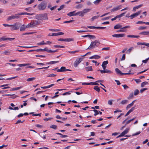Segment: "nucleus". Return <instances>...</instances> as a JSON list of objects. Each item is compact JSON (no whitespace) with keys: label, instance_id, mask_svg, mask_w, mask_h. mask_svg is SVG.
Here are the masks:
<instances>
[{"label":"nucleus","instance_id":"obj_30","mask_svg":"<svg viewBox=\"0 0 149 149\" xmlns=\"http://www.w3.org/2000/svg\"><path fill=\"white\" fill-rule=\"evenodd\" d=\"M56 134H57L60 135L61 136V138H65L68 136L66 135H63L59 133H56Z\"/></svg>","mask_w":149,"mask_h":149},{"label":"nucleus","instance_id":"obj_41","mask_svg":"<svg viewBox=\"0 0 149 149\" xmlns=\"http://www.w3.org/2000/svg\"><path fill=\"white\" fill-rule=\"evenodd\" d=\"M88 37H89L90 39H93L95 38V36L93 35H88Z\"/></svg>","mask_w":149,"mask_h":149},{"label":"nucleus","instance_id":"obj_2","mask_svg":"<svg viewBox=\"0 0 149 149\" xmlns=\"http://www.w3.org/2000/svg\"><path fill=\"white\" fill-rule=\"evenodd\" d=\"M47 2L46 1H42L38 6V8L39 10H44L47 7Z\"/></svg>","mask_w":149,"mask_h":149},{"label":"nucleus","instance_id":"obj_39","mask_svg":"<svg viewBox=\"0 0 149 149\" xmlns=\"http://www.w3.org/2000/svg\"><path fill=\"white\" fill-rule=\"evenodd\" d=\"M90 10V9H86L84 10H83V11L84 14L85 13H86L87 12H89Z\"/></svg>","mask_w":149,"mask_h":149},{"label":"nucleus","instance_id":"obj_42","mask_svg":"<svg viewBox=\"0 0 149 149\" xmlns=\"http://www.w3.org/2000/svg\"><path fill=\"white\" fill-rule=\"evenodd\" d=\"M99 16V15H98L97 16H93L91 18V19L92 21H93L95 19H97Z\"/></svg>","mask_w":149,"mask_h":149},{"label":"nucleus","instance_id":"obj_64","mask_svg":"<svg viewBox=\"0 0 149 149\" xmlns=\"http://www.w3.org/2000/svg\"><path fill=\"white\" fill-rule=\"evenodd\" d=\"M125 54H123V55L122 57L121 58V61H123L125 60Z\"/></svg>","mask_w":149,"mask_h":149},{"label":"nucleus","instance_id":"obj_53","mask_svg":"<svg viewBox=\"0 0 149 149\" xmlns=\"http://www.w3.org/2000/svg\"><path fill=\"white\" fill-rule=\"evenodd\" d=\"M122 86L123 87L124 89L125 90L129 88V87L126 84L122 85Z\"/></svg>","mask_w":149,"mask_h":149},{"label":"nucleus","instance_id":"obj_60","mask_svg":"<svg viewBox=\"0 0 149 149\" xmlns=\"http://www.w3.org/2000/svg\"><path fill=\"white\" fill-rule=\"evenodd\" d=\"M113 101V100H110L108 101V104L109 105H111L113 104L112 101Z\"/></svg>","mask_w":149,"mask_h":149},{"label":"nucleus","instance_id":"obj_1","mask_svg":"<svg viewBox=\"0 0 149 149\" xmlns=\"http://www.w3.org/2000/svg\"><path fill=\"white\" fill-rule=\"evenodd\" d=\"M36 18L37 19L42 21L47 20L48 19L47 13L37 14L36 16Z\"/></svg>","mask_w":149,"mask_h":149},{"label":"nucleus","instance_id":"obj_28","mask_svg":"<svg viewBox=\"0 0 149 149\" xmlns=\"http://www.w3.org/2000/svg\"><path fill=\"white\" fill-rule=\"evenodd\" d=\"M93 89L96 91H97L98 92H100V89L99 87L98 86H95L94 87Z\"/></svg>","mask_w":149,"mask_h":149},{"label":"nucleus","instance_id":"obj_29","mask_svg":"<svg viewBox=\"0 0 149 149\" xmlns=\"http://www.w3.org/2000/svg\"><path fill=\"white\" fill-rule=\"evenodd\" d=\"M36 78L34 77L30 78L27 79L26 81H32L36 79Z\"/></svg>","mask_w":149,"mask_h":149},{"label":"nucleus","instance_id":"obj_31","mask_svg":"<svg viewBox=\"0 0 149 149\" xmlns=\"http://www.w3.org/2000/svg\"><path fill=\"white\" fill-rule=\"evenodd\" d=\"M142 5H140L138 6L134 7L133 8V10L134 11H135L136 10V9H137L141 7L142 6Z\"/></svg>","mask_w":149,"mask_h":149},{"label":"nucleus","instance_id":"obj_16","mask_svg":"<svg viewBox=\"0 0 149 149\" xmlns=\"http://www.w3.org/2000/svg\"><path fill=\"white\" fill-rule=\"evenodd\" d=\"M129 130V128H127L124 131L122 132L121 134L123 136H124L125 134H127Z\"/></svg>","mask_w":149,"mask_h":149},{"label":"nucleus","instance_id":"obj_11","mask_svg":"<svg viewBox=\"0 0 149 149\" xmlns=\"http://www.w3.org/2000/svg\"><path fill=\"white\" fill-rule=\"evenodd\" d=\"M130 28V26H126L124 27L123 28H120L121 29L120 30H118V31H117V32H125V31H126V30H125L123 29H126V28Z\"/></svg>","mask_w":149,"mask_h":149},{"label":"nucleus","instance_id":"obj_56","mask_svg":"<svg viewBox=\"0 0 149 149\" xmlns=\"http://www.w3.org/2000/svg\"><path fill=\"white\" fill-rule=\"evenodd\" d=\"M149 59V57L147 58H146V59L145 60H143L142 61V62L143 63H146L147 62L148 60Z\"/></svg>","mask_w":149,"mask_h":149},{"label":"nucleus","instance_id":"obj_44","mask_svg":"<svg viewBox=\"0 0 149 149\" xmlns=\"http://www.w3.org/2000/svg\"><path fill=\"white\" fill-rule=\"evenodd\" d=\"M25 10L28 12H30L32 10V9L31 7H29L25 8Z\"/></svg>","mask_w":149,"mask_h":149},{"label":"nucleus","instance_id":"obj_37","mask_svg":"<svg viewBox=\"0 0 149 149\" xmlns=\"http://www.w3.org/2000/svg\"><path fill=\"white\" fill-rule=\"evenodd\" d=\"M50 128L53 129L55 130L57 128V126L56 125H51L50 126Z\"/></svg>","mask_w":149,"mask_h":149},{"label":"nucleus","instance_id":"obj_10","mask_svg":"<svg viewBox=\"0 0 149 149\" xmlns=\"http://www.w3.org/2000/svg\"><path fill=\"white\" fill-rule=\"evenodd\" d=\"M142 11L140 10L136 12V13L132 15L130 17H131V19H132L134 17H136L139 15L141 12Z\"/></svg>","mask_w":149,"mask_h":149},{"label":"nucleus","instance_id":"obj_50","mask_svg":"<svg viewBox=\"0 0 149 149\" xmlns=\"http://www.w3.org/2000/svg\"><path fill=\"white\" fill-rule=\"evenodd\" d=\"M111 17V16L107 17H105L102 18L101 19L102 20H105L109 19Z\"/></svg>","mask_w":149,"mask_h":149},{"label":"nucleus","instance_id":"obj_47","mask_svg":"<svg viewBox=\"0 0 149 149\" xmlns=\"http://www.w3.org/2000/svg\"><path fill=\"white\" fill-rule=\"evenodd\" d=\"M3 53L5 55H8L10 54V52L9 51H5Z\"/></svg>","mask_w":149,"mask_h":149},{"label":"nucleus","instance_id":"obj_46","mask_svg":"<svg viewBox=\"0 0 149 149\" xmlns=\"http://www.w3.org/2000/svg\"><path fill=\"white\" fill-rule=\"evenodd\" d=\"M73 40H74V39L73 38H66L65 42H69L70 41H73Z\"/></svg>","mask_w":149,"mask_h":149},{"label":"nucleus","instance_id":"obj_18","mask_svg":"<svg viewBox=\"0 0 149 149\" xmlns=\"http://www.w3.org/2000/svg\"><path fill=\"white\" fill-rule=\"evenodd\" d=\"M19 16L21 15H33V14L31 13H27L26 12H24V13H18Z\"/></svg>","mask_w":149,"mask_h":149},{"label":"nucleus","instance_id":"obj_49","mask_svg":"<svg viewBox=\"0 0 149 149\" xmlns=\"http://www.w3.org/2000/svg\"><path fill=\"white\" fill-rule=\"evenodd\" d=\"M93 111L95 112V114L94 115L95 116H96L97 115L99 114V111L96 109H94L93 110Z\"/></svg>","mask_w":149,"mask_h":149},{"label":"nucleus","instance_id":"obj_19","mask_svg":"<svg viewBox=\"0 0 149 149\" xmlns=\"http://www.w3.org/2000/svg\"><path fill=\"white\" fill-rule=\"evenodd\" d=\"M120 6H118L116 7H115L113 8L111 10V12H113L115 11H117L118 10L120 9Z\"/></svg>","mask_w":149,"mask_h":149},{"label":"nucleus","instance_id":"obj_63","mask_svg":"<svg viewBox=\"0 0 149 149\" xmlns=\"http://www.w3.org/2000/svg\"><path fill=\"white\" fill-rule=\"evenodd\" d=\"M134 81L136 82L137 83H139V82H141V81L139 79H135Z\"/></svg>","mask_w":149,"mask_h":149},{"label":"nucleus","instance_id":"obj_17","mask_svg":"<svg viewBox=\"0 0 149 149\" xmlns=\"http://www.w3.org/2000/svg\"><path fill=\"white\" fill-rule=\"evenodd\" d=\"M101 80H98V81H96V82H90V84L91 85H99V84L97 83V82H101Z\"/></svg>","mask_w":149,"mask_h":149},{"label":"nucleus","instance_id":"obj_3","mask_svg":"<svg viewBox=\"0 0 149 149\" xmlns=\"http://www.w3.org/2000/svg\"><path fill=\"white\" fill-rule=\"evenodd\" d=\"M100 44V42L98 40H95L94 41H92L89 47L86 49H92L94 48L95 47H98Z\"/></svg>","mask_w":149,"mask_h":149},{"label":"nucleus","instance_id":"obj_24","mask_svg":"<svg viewBox=\"0 0 149 149\" xmlns=\"http://www.w3.org/2000/svg\"><path fill=\"white\" fill-rule=\"evenodd\" d=\"M134 49L133 47H130L129 49H128L126 53L127 54H130L132 50Z\"/></svg>","mask_w":149,"mask_h":149},{"label":"nucleus","instance_id":"obj_33","mask_svg":"<svg viewBox=\"0 0 149 149\" xmlns=\"http://www.w3.org/2000/svg\"><path fill=\"white\" fill-rule=\"evenodd\" d=\"M148 84V83L146 81H144L142 82L141 84V86L142 87H144V86Z\"/></svg>","mask_w":149,"mask_h":149},{"label":"nucleus","instance_id":"obj_9","mask_svg":"<svg viewBox=\"0 0 149 149\" xmlns=\"http://www.w3.org/2000/svg\"><path fill=\"white\" fill-rule=\"evenodd\" d=\"M115 71L116 73L118 74H119L120 75H127L130 74V73H123L121 72L118 68H116L115 69Z\"/></svg>","mask_w":149,"mask_h":149},{"label":"nucleus","instance_id":"obj_62","mask_svg":"<svg viewBox=\"0 0 149 149\" xmlns=\"http://www.w3.org/2000/svg\"><path fill=\"white\" fill-rule=\"evenodd\" d=\"M132 106V105L131 104H128L126 107V109L127 110L128 109L130 108Z\"/></svg>","mask_w":149,"mask_h":149},{"label":"nucleus","instance_id":"obj_27","mask_svg":"<svg viewBox=\"0 0 149 149\" xmlns=\"http://www.w3.org/2000/svg\"><path fill=\"white\" fill-rule=\"evenodd\" d=\"M59 62L58 61H52L49 62L48 63H46L47 64H54L55 63H58Z\"/></svg>","mask_w":149,"mask_h":149},{"label":"nucleus","instance_id":"obj_32","mask_svg":"<svg viewBox=\"0 0 149 149\" xmlns=\"http://www.w3.org/2000/svg\"><path fill=\"white\" fill-rule=\"evenodd\" d=\"M128 102L127 100H122L120 102V103L122 104H127Z\"/></svg>","mask_w":149,"mask_h":149},{"label":"nucleus","instance_id":"obj_34","mask_svg":"<svg viewBox=\"0 0 149 149\" xmlns=\"http://www.w3.org/2000/svg\"><path fill=\"white\" fill-rule=\"evenodd\" d=\"M148 22H144L142 21H139L136 22V24H145L147 25V23Z\"/></svg>","mask_w":149,"mask_h":149},{"label":"nucleus","instance_id":"obj_35","mask_svg":"<svg viewBox=\"0 0 149 149\" xmlns=\"http://www.w3.org/2000/svg\"><path fill=\"white\" fill-rule=\"evenodd\" d=\"M139 93V90L138 89L135 90L134 92V95H138Z\"/></svg>","mask_w":149,"mask_h":149},{"label":"nucleus","instance_id":"obj_57","mask_svg":"<svg viewBox=\"0 0 149 149\" xmlns=\"http://www.w3.org/2000/svg\"><path fill=\"white\" fill-rule=\"evenodd\" d=\"M146 27L141 26L139 27L138 28V29L139 30H144V29H146Z\"/></svg>","mask_w":149,"mask_h":149},{"label":"nucleus","instance_id":"obj_55","mask_svg":"<svg viewBox=\"0 0 149 149\" xmlns=\"http://www.w3.org/2000/svg\"><path fill=\"white\" fill-rule=\"evenodd\" d=\"M105 70V73H112V72L110 70H107V69H106Z\"/></svg>","mask_w":149,"mask_h":149},{"label":"nucleus","instance_id":"obj_43","mask_svg":"<svg viewBox=\"0 0 149 149\" xmlns=\"http://www.w3.org/2000/svg\"><path fill=\"white\" fill-rule=\"evenodd\" d=\"M102 0H96L93 3L95 4H98L99 3L102 1Z\"/></svg>","mask_w":149,"mask_h":149},{"label":"nucleus","instance_id":"obj_38","mask_svg":"<svg viewBox=\"0 0 149 149\" xmlns=\"http://www.w3.org/2000/svg\"><path fill=\"white\" fill-rule=\"evenodd\" d=\"M18 47H23L25 48H31L32 47H36V46H19Z\"/></svg>","mask_w":149,"mask_h":149},{"label":"nucleus","instance_id":"obj_21","mask_svg":"<svg viewBox=\"0 0 149 149\" xmlns=\"http://www.w3.org/2000/svg\"><path fill=\"white\" fill-rule=\"evenodd\" d=\"M31 64L30 63H24V64H19L18 65L19 67H21L23 66H26L28 65H30Z\"/></svg>","mask_w":149,"mask_h":149},{"label":"nucleus","instance_id":"obj_26","mask_svg":"<svg viewBox=\"0 0 149 149\" xmlns=\"http://www.w3.org/2000/svg\"><path fill=\"white\" fill-rule=\"evenodd\" d=\"M22 86H20L18 87L15 88H11L10 89V91H15V90H17L19 89H20L21 88H22Z\"/></svg>","mask_w":149,"mask_h":149},{"label":"nucleus","instance_id":"obj_40","mask_svg":"<svg viewBox=\"0 0 149 149\" xmlns=\"http://www.w3.org/2000/svg\"><path fill=\"white\" fill-rule=\"evenodd\" d=\"M35 0H30V1H27L26 2V5H29L33 3Z\"/></svg>","mask_w":149,"mask_h":149},{"label":"nucleus","instance_id":"obj_12","mask_svg":"<svg viewBox=\"0 0 149 149\" xmlns=\"http://www.w3.org/2000/svg\"><path fill=\"white\" fill-rule=\"evenodd\" d=\"M1 41H5V40H14L15 38H6L5 37L3 36L1 38Z\"/></svg>","mask_w":149,"mask_h":149},{"label":"nucleus","instance_id":"obj_25","mask_svg":"<svg viewBox=\"0 0 149 149\" xmlns=\"http://www.w3.org/2000/svg\"><path fill=\"white\" fill-rule=\"evenodd\" d=\"M76 14H77V15H79L81 17H83L84 15V14L83 11L78 12L76 13Z\"/></svg>","mask_w":149,"mask_h":149},{"label":"nucleus","instance_id":"obj_36","mask_svg":"<svg viewBox=\"0 0 149 149\" xmlns=\"http://www.w3.org/2000/svg\"><path fill=\"white\" fill-rule=\"evenodd\" d=\"M134 97V95L133 93H131L130 94L129 96L127 98L128 99H130L132 98H133Z\"/></svg>","mask_w":149,"mask_h":149},{"label":"nucleus","instance_id":"obj_6","mask_svg":"<svg viewBox=\"0 0 149 149\" xmlns=\"http://www.w3.org/2000/svg\"><path fill=\"white\" fill-rule=\"evenodd\" d=\"M20 18V16H19L18 13L14 15H11L7 19L8 21L10 20L15 19H18Z\"/></svg>","mask_w":149,"mask_h":149},{"label":"nucleus","instance_id":"obj_20","mask_svg":"<svg viewBox=\"0 0 149 149\" xmlns=\"http://www.w3.org/2000/svg\"><path fill=\"white\" fill-rule=\"evenodd\" d=\"M122 27V25L120 24H118L114 26V28L115 29H117L121 28Z\"/></svg>","mask_w":149,"mask_h":149},{"label":"nucleus","instance_id":"obj_54","mask_svg":"<svg viewBox=\"0 0 149 149\" xmlns=\"http://www.w3.org/2000/svg\"><path fill=\"white\" fill-rule=\"evenodd\" d=\"M94 58L95 59H98L99 58H100V56L97 55H94Z\"/></svg>","mask_w":149,"mask_h":149},{"label":"nucleus","instance_id":"obj_61","mask_svg":"<svg viewBox=\"0 0 149 149\" xmlns=\"http://www.w3.org/2000/svg\"><path fill=\"white\" fill-rule=\"evenodd\" d=\"M109 49L110 48L109 47H108L103 48L102 49V50L108 51L109 50Z\"/></svg>","mask_w":149,"mask_h":149},{"label":"nucleus","instance_id":"obj_8","mask_svg":"<svg viewBox=\"0 0 149 149\" xmlns=\"http://www.w3.org/2000/svg\"><path fill=\"white\" fill-rule=\"evenodd\" d=\"M68 71H71V70L69 69H66V68L65 67L62 66L61 67L60 69H58V70H57V72H61Z\"/></svg>","mask_w":149,"mask_h":149},{"label":"nucleus","instance_id":"obj_13","mask_svg":"<svg viewBox=\"0 0 149 149\" xmlns=\"http://www.w3.org/2000/svg\"><path fill=\"white\" fill-rule=\"evenodd\" d=\"M125 36V34H113L112 36L114 37L120 38L123 37Z\"/></svg>","mask_w":149,"mask_h":149},{"label":"nucleus","instance_id":"obj_14","mask_svg":"<svg viewBox=\"0 0 149 149\" xmlns=\"http://www.w3.org/2000/svg\"><path fill=\"white\" fill-rule=\"evenodd\" d=\"M28 26V24L27 25H25L24 24L22 25L20 28V31H24L26 28H29V27Z\"/></svg>","mask_w":149,"mask_h":149},{"label":"nucleus","instance_id":"obj_5","mask_svg":"<svg viewBox=\"0 0 149 149\" xmlns=\"http://www.w3.org/2000/svg\"><path fill=\"white\" fill-rule=\"evenodd\" d=\"M21 25V24L19 23H16L13 25H11L10 29L12 30H17L19 29Z\"/></svg>","mask_w":149,"mask_h":149},{"label":"nucleus","instance_id":"obj_59","mask_svg":"<svg viewBox=\"0 0 149 149\" xmlns=\"http://www.w3.org/2000/svg\"><path fill=\"white\" fill-rule=\"evenodd\" d=\"M87 28H88L90 29H96V27L92 26H87Z\"/></svg>","mask_w":149,"mask_h":149},{"label":"nucleus","instance_id":"obj_48","mask_svg":"<svg viewBox=\"0 0 149 149\" xmlns=\"http://www.w3.org/2000/svg\"><path fill=\"white\" fill-rule=\"evenodd\" d=\"M108 62L107 61H104L103 62L102 65L107 66V65L108 64Z\"/></svg>","mask_w":149,"mask_h":149},{"label":"nucleus","instance_id":"obj_51","mask_svg":"<svg viewBox=\"0 0 149 149\" xmlns=\"http://www.w3.org/2000/svg\"><path fill=\"white\" fill-rule=\"evenodd\" d=\"M65 5H61L60 7L58 9V11H60L62 9H63Z\"/></svg>","mask_w":149,"mask_h":149},{"label":"nucleus","instance_id":"obj_22","mask_svg":"<svg viewBox=\"0 0 149 149\" xmlns=\"http://www.w3.org/2000/svg\"><path fill=\"white\" fill-rule=\"evenodd\" d=\"M54 84H52L50 85H48L47 86H43V87L41 86V88H43V89H46V88H49L54 86Z\"/></svg>","mask_w":149,"mask_h":149},{"label":"nucleus","instance_id":"obj_7","mask_svg":"<svg viewBox=\"0 0 149 149\" xmlns=\"http://www.w3.org/2000/svg\"><path fill=\"white\" fill-rule=\"evenodd\" d=\"M82 61V58H77L76 61H75L74 65V66L76 68L77 67L79 64L81 62V61Z\"/></svg>","mask_w":149,"mask_h":149},{"label":"nucleus","instance_id":"obj_45","mask_svg":"<svg viewBox=\"0 0 149 149\" xmlns=\"http://www.w3.org/2000/svg\"><path fill=\"white\" fill-rule=\"evenodd\" d=\"M83 5L82 4H79L77 5L76 6L75 8L77 9L80 8H82L83 7Z\"/></svg>","mask_w":149,"mask_h":149},{"label":"nucleus","instance_id":"obj_52","mask_svg":"<svg viewBox=\"0 0 149 149\" xmlns=\"http://www.w3.org/2000/svg\"><path fill=\"white\" fill-rule=\"evenodd\" d=\"M54 47L56 48L59 47L61 48H64L65 47L64 46L62 45H54Z\"/></svg>","mask_w":149,"mask_h":149},{"label":"nucleus","instance_id":"obj_58","mask_svg":"<svg viewBox=\"0 0 149 149\" xmlns=\"http://www.w3.org/2000/svg\"><path fill=\"white\" fill-rule=\"evenodd\" d=\"M46 43H45L44 42V41H42L41 42H39L37 43L38 45H46Z\"/></svg>","mask_w":149,"mask_h":149},{"label":"nucleus","instance_id":"obj_23","mask_svg":"<svg viewBox=\"0 0 149 149\" xmlns=\"http://www.w3.org/2000/svg\"><path fill=\"white\" fill-rule=\"evenodd\" d=\"M86 71L87 72L90 71H92L93 70V68L92 66H89L86 67L85 68Z\"/></svg>","mask_w":149,"mask_h":149},{"label":"nucleus","instance_id":"obj_15","mask_svg":"<svg viewBox=\"0 0 149 149\" xmlns=\"http://www.w3.org/2000/svg\"><path fill=\"white\" fill-rule=\"evenodd\" d=\"M76 11H73L72 12H70L69 13H68L67 14V15L68 16H69L70 17L73 16H76L77 15V14H76V13H75Z\"/></svg>","mask_w":149,"mask_h":149},{"label":"nucleus","instance_id":"obj_4","mask_svg":"<svg viewBox=\"0 0 149 149\" xmlns=\"http://www.w3.org/2000/svg\"><path fill=\"white\" fill-rule=\"evenodd\" d=\"M40 22L39 21L35 20L33 21V22H31L28 24L29 28H33L34 27L36 26L38 24H40Z\"/></svg>","mask_w":149,"mask_h":149}]
</instances>
